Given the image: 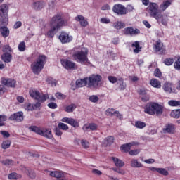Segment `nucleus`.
<instances>
[{
  "mask_svg": "<svg viewBox=\"0 0 180 180\" xmlns=\"http://www.w3.org/2000/svg\"><path fill=\"white\" fill-rule=\"evenodd\" d=\"M50 30L47 32L46 36L50 39H53L54 35L61 27L67 26V21L61 17V15L57 14L52 17L49 22Z\"/></svg>",
  "mask_w": 180,
  "mask_h": 180,
  "instance_id": "1",
  "label": "nucleus"
},
{
  "mask_svg": "<svg viewBox=\"0 0 180 180\" xmlns=\"http://www.w3.org/2000/svg\"><path fill=\"white\" fill-rule=\"evenodd\" d=\"M47 62V57L46 55L39 56L32 64H31V70L35 75H39L40 72L44 68V65H46V63Z\"/></svg>",
  "mask_w": 180,
  "mask_h": 180,
  "instance_id": "2",
  "label": "nucleus"
},
{
  "mask_svg": "<svg viewBox=\"0 0 180 180\" xmlns=\"http://www.w3.org/2000/svg\"><path fill=\"white\" fill-rule=\"evenodd\" d=\"M73 58L77 61V63H80V64H86L89 63L88 60V49L82 48L81 50H79L73 53Z\"/></svg>",
  "mask_w": 180,
  "mask_h": 180,
  "instance_id": "3",
  "label": "nucleus"
},
{
  "mask_svg": "<svg viewBox=\"0 0 180 180\" xmlns=\"http://www.w3.org/2000/svg\"><path fill=\"white\" fill-rule=\"evenodd\" d=\"M158 4L157 3H149L148 6L146 8L147 12L149 13L150 18H154L160 23V18H162V14L160 13L158 10Z\"/></svg>",
  "mask_w": 180,
  "mask_h": 180,
  "instance_id": "4",
  "label": "nucleus"
},
{
  "mask_svg": "<svg viewBox=\"0 0 180 180\" xmlns=\"http://www.w3.org/2000/svg\"><path fill=\"white\" fill-rule=\"evenodd\" d=\"M101 81H102V76L99 75H92L87 77V88L98 89L101 87Z\"/></svg>",
  "mask_w": 180,
  "mask_h": 180,
  "instance_id": "5",
  "label": "nucleus"
},
{
  "mask_svg": "<svg viewBox=\"0 0 180 180\" xmlns=\"http://www.w3.org/2000/svg\"><path fill=\"white\" fill-rule=\"evenodd\" d=\"M29 129L31 131H34L39 136H43V137H46V139H53V134H51V129H40L36 126H31Z\"/></svg>",
  "mask_w": 180,
  "mask_h": 180,
  "instance_id": "6",
  "label": "nucleus"
},
{
  "mask_svg": "<svg viewBox=\"0 0 180 180\" xmlns=\"http://www.w3.org/2000/svg\"><path fill=\"white\" fill-rule=\"evenodd\" d=\"M8 12H9V6L3 4L0 6V23L8 25L9 18L8 17Z\"/></svg>",
  "mask_w": 180,
  "mask_h": 180,
  "instance_id": "7",
  "label": "nucleus"
},
{
  "mask_svg": "<svg viewBox=\"0 0 180 180\" xmlns=\"http://www.w3.org/2000/svg\"><path fill=\"white\" fill-rule=\"evenodd\" d=\"M29 93L31 98L39 102H46L49 99V94H43L36 89L30 90Z\"/></svg>",
  "mask_w": 180,
  "mask_h": 180,
  "instance_id": "8",
  "label": "nucleus"
},
{
  "mask_svg": "<svg viewBox=\"0 0 180 180\" xmlns=\"http://www.w3.org/2000/svg\"><path fill=\"white\" fill-rule=\"evenodd\" d=\"M1 83L7 88H15L16 86V80L13 79L2 77L1 79Z\"/></svg>",
  "mask_w": 180,
  "mask_h": 180,
  "instance_id": "9",
  "label": "nucleus"
},
{
  "mask_svg": "<svg viewBox=\"0 0 180 180\" xmlns=\"http://www.w3.org/2000/svg\"><path fill=\"white\" fill-rule=\"evenodd\" d=\"M112 11L115 13H117V15H127V8H126V7L122 4L114 5Z\"/></svg>",
  "mask_w": 180,
  "mask_h": 180,
  "instance_id": "10",
  "label": "nucleus"
},
{
  "mask_svg": "<svg viewBox=\"0 0 180 180\" xmlns=\"http://www.w3.org/2000/svg\"><path fill=\"white\" fill-rule=\"evenodd\" d=\"M60 63L63 67H64V68L66 70H75V68H77V65H75V63L70 60L63 59L60 60Z\"/></svg>",
  "mask_w": 180,
  "mask_h": 180,
  "instance_id": "11",
  "label": "nucleus"
},
{
  "mask_svg": "<svg viewBox=\"0 0 180 180\" xmlns=\"http://www.w3.org/2000/svg\"><path fill=\"white\" fill-rule=\"evenodd\" d=\"M59 40L63 44L70 43L72 41V36L65 32H61L59 35Z\"/></svg>",
  "mask_w": 180,
  "mask_h": 180,
  "instance_id": "12",
  "label": "nucleus"
},
{
  "mask_svg": "<svg viewBox=\"0 0 180 180\" xmlns=\"http://www.w3.org/2000/svg\"><path fill=\"white\" fill-rule=\"evenodd\" d=\"M61 122L68 123L70 126H72V127H79V122L74 118L63 117L61 119Z\"/></svg>",
  "mask_w": 180,
  "mask_h": 180,
  "instance_id": "13",
  "label": "nucleus"
},
{
  "mask_svg": "<svg viewBox=\"0 0 180 180\" xmlns=\"http://www.w3.org/2000/svg\"><path fill=\"white\" fill-rule=\"evenodd\" d=\"M164 110V107L157 103H153V116H161Z\"/></svg>",
  "mask_w": 180,
  "mask_h": 180,
  "instance_id": "14",
  "label": "nucleus"
},
{
  "mask_svg": "<svg viewBox=\"0 0 180 180\" xmlns=\"http://www.w3.org/2000/svg\"><path fill=\"white\" fill-rule=\"evenodd\" d=\"M6 25L8 24L0 22V33L4 39H6V37L9 36V33H10L9 29L6 27Z\"/></svg>",
  "mask_w": 180,
  "mask_h": 180,
  "instance_id": "15",
  "label": "nucleus"
},
{
  "mask_svg": "<svg viewBox=\"0 0 180 180\" xmlns=\"http://www.w3.org/2000/svg\"><path fill=\"white\" fill-rule=\"evenodd\" d=\"M44 6H46V3L41 1H33L31 5V8L34 9V11H41Z\"/></svg>",
  "mask_w": 180,
  "mask_h": 180,
  "instance_id": "16",
  "label": "nucleus"
},
{
  "mask_svg": "<svg viewBox=\"0 0 180 180\" xmlns=\"http://www.w3.org/2000/svg\"><path fill=\"white\" fill-rule=\"evenodd\" d=\"M124 34H128L129 36H136L137 34H139L140 30L134 29L131 27H128L124 29Z\"/></svg>",
  "mask_w": 180,
  "mask_h": 180,
  "instance_id": "17",
  "label": "nucleus"
},
{
  "mask_svg": "<svg viewBox=\"0 0 180 180\" xmlns=\"http://www.w3.org/2000/svg\"><path fill=\"white\" fill-rule=\"evenodd\" d=\"M10 120H15L16 122H22L23 120V112H18L9 117Z\"/></svg>",
  "mask_w": 180,
  "mask_h": 180,
  "instance_id": "18",
  "label": "nucleus"
},
{
  "mask_svg": "<svg viewBox=\"0 0 180 180\" xmlns=\"http://www.w3.org/2000/svg\"><path fill=\"white\" fill-rule=\"evenodd\" d=\"M97 129L98 124L95 123L85 124L82 127V130H84V131H94L95 130H97Z\"/></svg>",
  "mask_w": 180,
  "mask_h": 180,
  "instance_id": "19",
  "label": "nucleus"
},
{
  "mask_svg": "<svg viewBox=\"0 0 180 180\" xmlns=\"http://www.w3.org/2000/svg\"><path fill=\"white\" fill-rule=\"evenodd\" d=\"M163 133L169 134H174L175 133V125L173 124H166L165 128L162 129Z\"/></svg>",
  "mask_w": 180,
  "mask_h": 180,
  "instance_id": "20",
  "label": "nucleus"
},
{
  "mask_svg": "<svg viewBox=\"0 0 180 180\" xmlns=\"http://www.w3.org/2000/svg\"><path fill=\"white\" fill-rule=\"evenodd\" d=\"M154 103H150L146 104L144 108L145 113L148 115H150L151 116H154Z\"/></svg>",
  "mask_w": 180,
  "mask_h": 180,
  "instance_id": "21",
  "label": "nucleus"
},
{
  "mask_svg": "<svg viewBox=\"0 0 180 180\" xmlns=\"http://www.w3.org/2000/svg\"><path fill=\"white\" fill-rule=\"evenodd\" d=\"M76 86L77 88H82L83 86H88V78L79 79L76 81Z\"/></svg>",
  "mask_w": 180,
  "mask_h": 180,
  "instance_id": "22",
  "label": "nucleus"
},
{
  "mask_svg": "<svg viewBox=\"0 0 180 180\" xmlns=\"http://www.w3.org/2000/svg\"><path fill=\"white\" fill-rule=\"evenodd\" d=\"M75 20L79 22L80 25L83 27H86V26H88V20H86V18H84L82 15H77L75 17Z\"/></svg>",
  "mask_w": 180,
  "mask_h": 180,
  "instance_id": "23",
  "label": "nucleus"
},
{
  "mask_svg": "<svg viewBox=\"0 0 180 180\" xmlns=\"http://www.w3.org/2000/svg\"><path fill=\"white\" fill-rule=\"evenodd\" d=\"M171 4H172V1L171 0H165L162 2V4L160 5V9L162 11V12H164L165 11H167V9L171 6Z\"/></svg>",
  "mask_w": 180,
  "mask_h": 180,
  "instance_id": "24",
  "label": "nucleus"
},
{
  "mask_svg": "<svg viewBox=\"0 0 180 180\" xmlns=\"http://www.w3.org/2000/svg\"><path fill=\"white\" fill-rule=\"evenodd\" d=\"M50 175L53 178L58 179V180H65L64 173L60 171L51 172Z\"/></svg>",
  "mask_w": 180,
  "mask_h": 180,
  "instance_id": "25",
  "label": "nucleus"
},
{
  "mask_svg": "<svg viewBox=\"0 0 180 180\" xmlns=\"http://www.w3.org/2000/svg\"><path fill=\"white\" fill-rule=\"evenodd\" d=\"M172 88H174V84L168 82H166L162 86V89L167 94H171V92H172Z\"/></svg>",
  "mask_w": 180,
  "mask_h": 180,
  "instance_id": "26",
  "label": "nucleus"
},
{
  "mask_svg": "<svg viewBox=\"0 0 180 180\" xmlns=\"http://www.w3.org/2000/svg\"><path fill=\"white\" fill-rule=\"evenodd\" d=\"M112 27L117 30H120V29H124V27H126V24L122 21H116L113 22Z\"/></svg>",
  "mask_w": 180,
  "mask_h": 180,
  "instance_id": "27",
  "label": "nucleus"
},
{
  "mask_svg": "<svg viewBox=\"0 0 180 180\" xmlns=\"http://www.w3.org/2000/svg\"><path fill=\"white\" fill-rule=\"evenodd\" d=\"M131 47L135 54H139V53L141 51V47H140V44L139 43V41L134 42L131 45Z\"/></svg>",
  "mask_w": 180,
  "mask_h": 180,
  "instance_id": "28",
  "label": "nucleus"
},
{
  "mask_svg": "<svg viewBox=\"0 0 180 180\" xmlns=\"http://www.w3.org/2000/svg\"><path fill=\"white\" fill-rule=\"evenodd\" d=\"M131 167L133 168H143V164L137 159H132L131 160Z\"/></svg>",
  "mask_w": 180,
  "mask_h": 180,
  "instance_id": "29",
  "label": "nucleus"
},
{
  "mask_svg": "<svg viewBox=\"0 0 180 180\" xmlns=\"http://www.w3.org/2000/svg\"><path fill=\"white\" fill-rule=\"evenodd\" d=\"M134 144V142L122 145L121 146L122 151H123L124 153H129V151H130V148L133 147Z\"/></svg>",
  "mask_w": 180,
  "mask_h": 180,
  "instance_id": "30",
  "label": "nucleus"
},
{
  "mask_svg": "<svg viewBox=\"0 0 180 180\" xmlns=\"http://www.w3.org/2000/svg\"><path fill=\"white\" fill-rule=\"evenodd\" d=\"M150 84L151 85V86H153V88H161V82L158 81L157 79H152L150 81Z\"/></svg>",
  "mask_w": 180,
  "mask_h": 180,
  "instance_id": "31",
  "label": "nucleus"
},
{
  "mask_svg": "<svg viewBox=\"0 0 180 180\" xmlns=\"http://www.w3.org/2000/svg\"><path fill=\"white\" fill-rule=\"evenodd\" d=\"M8 178L10 180H18V179H20V178H22V175H20L16 172H12L8 175Z\"/></svg>",
  "mask_w": 180,
  "mask_h": 180,
  "instance_id": "32",
  "label": "nucleus"
},
{
  "mask_svg": "<svg viewBox=\"0 0 180 180\" xmlns=\"http://www.w3.org/2000/svg\"><path fill=\"white\" fill-rule=\"evenodd\" d=\"M113 162L115 166H117L118 168H120L122 167H124V162L120 160V159L117 158H112Z\"/></svg>",
  "mask_w": 180,
  "mask_h": 180,
  "instance_id": "33",
  "label": "nucleus"
},
{
  "mask_svg": "<svg viewBox=\"0 0 180 180\" xmlns=\"http://www.w3.org/2000/svg\"><path fill=\"white\" fill-rule=\"evenodd\" d=\"M1 59L4 63H11L12 56L9 53H5L1 56Z\"/></svg>",
  "mask_w": 180,
  "mask_h": 180,
  "instance_id": "34",
  "label": "nucleus"
},
{
  "mask_svg": "<svg viewBox=\"0 0 180 180\" xmlns=\"http://www.w3.org/2000/svg\"><path fill=\"white\" fill-rule=\"evenodd\" d=\"M162 47H164V45L160 40L157 41L156 43L154 44V49L155 51H160L162 50Z\"/></svg>",
  "mask_w": 180,
  "mask_h": 180,
  "instance_id": "35",
  "label": "nucleus"
},
{
  "mask_svg": "<svg viewBox=\"0 0 180 180\" xmlns=\"http://www.w3.org/2000/svg\"><path fill=\"white\" fill-rule=\"evenodd\" d=\"M117 84L119 85V88L121 91H124V89H126V83L124 81H123L122 78L118 79Z\"/></svg>",
  "mask_w": 180,
  "mask_h": 180,
  "instance_id": "36",
  "label": "nucleus"
},
{
  "mask_svg": "<svg viewBox=\"0 0 180 180\" xmlns=\"http://www.w3.org/2000/svg\"><path fill=\"white\" fill-rule=\"evenodd\" d=\"M75 109H77V105L74 103H72L68 106H66L65 108V112H67L68 113H72V112H73L74 110H75Z\"/></svg>",
  "mask_w": 180,
  "mask_h": 180,
  "instance_id": "37",
  "label": "nucleus"
},
{
  "mask_svg": "<svg viewBox=\"0 0 180 180\" xmlns=\"http://www.w3.org/2000/svg\"><path fill=\"white\" fill-rule=\"evenodd\" d=\"M171 117H174V119H179L180 117V109L174 110L170 113Z\"/></svg>",
  "mask_w": 180,
  "mask_h": 180,
  "instance_id": "38",
  "label": "nucleus"
},
{
  "mask_svg": "<svg viewBox=\"0 0 180 180\" xmlns=\"http://www.w3.org/2000/svg\"><path fill=\"white\" fill-rule=\"evenodd\" d=\"M25 174H27V175H29V176H30V178H31V179H34V178H36V173H34V172L33 170L29 169H25Z\"/></svg>",
  "mask_w": 180,
  "mask_h": 180,
  "instance_id": "39",
  "label": "nucleus"
},
{
  "mask_svg": "<svg viewBox=\"0 0 180 180\" xmlns=\"http://www.w3.org/2000/svg\"><path fill=\"white\" fill-rule=\"evenodd\" d=\"M11 143L12 142L10 140L4 141L1 144V148H3V150H6L7 148H9V147H11Z\"/></svg>",
  "mask_w": 180,
  "mask_h": 180,
  "instance_id": "40",
  "label": "nucleus"
},
{
  "mask_svg": "<svg viewBox=\"0 0 180 180\" xmlns=\"http://www.w3.org/2000/svg\"><path fill=\"white\" fill-rule=\"evenodd\" d=\"M146 122H141V121H136L135 122V127H136V129H144V127H146Z\"/></svg>",
  "mask_w": 180,
  "mask_h": 180,
  "instance_id": "41",
  "label": "nucleus"
},
{
  "mask_svg": "<svg viewBox=\"0 0 180 180\" xmlns=\"http://www.w3.org/2000/svg\"><path fill=\"white\" fill-rule=\"evenodd\" d=\"M169 106H180V101L170 100L168 101Z\"/></svg>",
  "mask_w": 180,
  "mask_h": 180,
  "instance_id": "42",
  "label": "nucleus"
},
{
  "mask_svg": "<svg viewBox=\"0 0 180 180\" xmlns=\"http://www.w3.org/2000/svg\"><path fill=\"white\" fill-rule=\"evenodd\" d=\"M115 139L113 136H108L106 139L104 140V143L105 146H110L112 143Z\"/></svg>",
  "mask_w": 180,
  "mask_h": 180,
  "instance_id": "43",
  "label": "nucleus"
},
{
  "mask_svg": "<svg viewBox=\"0 0 180 180\" xmlns=\"http://www.w3.org/2000/svg\"><path fill=\"white\" fill-rule=\"evenodd\" d=\"M8 120V117L4 115H0V127L5 126V122Z\"/></svg>",
  "mask_w": 180,
  "mask_h": 180,
  "instance_id": "44",
  "label": "nucleus"
},
{
  "mask_svg": "<svg viewBox=\"0 0 180 180\" xmlns=\"http://www.w3.org/2000/svg\"><path fill=\"white\" fill-rule=\"evenodd\" d=\"M158 172L161 175H164L165 176H167L169 175L168 171L165 168H159L158 169Z\"/></svg>",
  "mask_w": 180,
  "mask_h": 180,
  "instance_id": "45",
  "label": "nucleus"
},
{
  "mask_svg": "<svg viewBox=\"0 0 180 180\" xmlns=\"http://www.w3.org/2000/svg\"><path fill=\"white\" fill-rule=\"evenodd\" d=\"M115 112H116V110H115V109L108 108L105 111V115H107V116H114Z\"/></svg>",
  "mask_w": 180,
  "mask_h": 180,
  "instance_id": "46",
  "label": "nucleus"
},
{
  "mask_svg": "<svg viewBox=\"0 0 180 180\" xmlns=\"http://www.w3.org/2000/svg\"><path fill=\"white\" fill-rule=\"evenodd\" d=\"M89 99L90 102H92L93 103H96V102L99 101V97H98V96L96 95H93V96H90Z\"/></svg>",
  "mask_w": 180,
  "mask_h": 180,
  "instance_id": "47",
  "label": "nucleus"
},
{
  "mask_svg": "<svg viewBox=\"0 0 180 180\" xmlns=\"http://www.w3.org/2000/svg\"><path fill=\"white\" fill-rule=\"evenodd\" d=\"M165 65H172L174 64V58H168L164 60Z\"/></svg>",
  "mask_w": 180,
  "mask_h": 180,
  "instance_id": "48",
  "label": "nucleus"
},
{
  "mask_svg": "<svg viewBox=\"0 0 180 180\" xmlns=\"http://www.w3.org/2000/svg\"><path fill=\"white\" fill-rule=\"evenodd\" d=\"M160 23L163 25V26H167L168 23V18L167 17H164V15H162V17L160 18Z\"/></svg>",
  "mask_w": 180,
  "mask_h": 180,
  "instance_id": "49",
  "label": "nucleus"
},
{
  "mask_svg": "<svg viewBox=\"0 0 180 180\" xmlns=\"http://www.w3.org/2000/svg\"><path fill=\"white\" fill-rule=\"evenodd\" d=\"M19 51H25L26 50V44L25 42H20L18 45Z\"/></svg>",
  "mask_w": 180,
  "mask_h": 180,
  "instance_id": "50",
  "label": "nucleus"
},
{
  "mask_svg": "<svg viewBox=\"0 0 180 180\" xmlns=\"http://www.w3.org/2000/svg\"><path fill=\"white\" fill-rule=\"evenodd\" d=\"M108 79L111 82V84H116V82L119 81V79H117L115 76H108Z\"/></svg>",
  "mask_w": 180,
  "mask_h": 180,
  "instance_id": "51",
  "label": "nucleus"
},
{
  "mask_svg": "<svg viewBox=\"0 0 180 180\" xmlns=\"http://www.w3.org/2000/svg\"><path fill=\"white\" fill-rule=\"evenodd\" d=\"M58 129H60L61 130H68V125L63 123V122H60L58 124Z\"/></svg>",
  "mask_w": 180,
  "mask_h": 180,
  "instance_id": "52",
  "label": "nucleus"
},
{
  "mask_svg": "<svg viewBox=\"0 0 180 180\" xmlns=\"http://www.w3.org/2000/svg\"><path fill=\"white\" fill-rule=\"evenodd\" d=\"M91 172L94 175H96L97 176H101V175H102V172H101V170L97 169H91Z\"/></svg>",
  "mask_w": 180,
  "mask_h": 180,
  "instance_id": "53",
  "label": "nucleus"
},
{
  "mask_svg": "<svg viewBox=\"0 0 180 180\" xmlns=\"http://www.w3.org/2000/svg\"><path fill=\"white\" fill-rule=\"evenodd\" d=\"M56 98H58V99H59V100H63V99H65V98H66V96L65 95H64V94H63L62 93H60V92H58V93H56Z\"/></svg>",
  "mask_w": 180,
  "mask_h": 180,
  "instance_id": "54",
  "label": "nucleus"
},
{
  "mask_svg": "<svg viewBox=\"0 0 180 180\" xmlns=\"http://www.w3.org/2000/svg\"><path fill=\"white\" fill-rule=\"evenodd\" d=\"M154 75L158 78H161L162 73H161V70H160V69L157 68L155 70Z\"/></svg>",
  "mask_w": 180,
  "mask_h": 180,
  "instance_id": "55",
  "label": "nucleus"
},
{
  "mask_svg": "<svg viewBox=\"0 0 180 180\" xmlns=\"http://www.w3.org/2000/svg\"><path fill=\"white\" fill-rule=\"evenodd\" d=\"M81 145L84 148H88V147H89V142L86 140H82Z\"/></svg>",
  "mask_w": 180,
  "mask_h": 180,
  "instance_id": "56",
  "label": "nucleus"
},
{
  "mask_svg": "<svg viewBox=\"0 0 180 180\" xmlns=\"http://www.w3.org/2000/svg\"><path fill=\"white\" fill-rule=\"evenodd\" d=\"M8 91V89L6 86L4 84L0 85V95H2L3 94H5Z\"/></svg>",
  "mask_w": 180,
  "mask_h": 180,
  "instance_id": "57",
  "label": "nucleus"
},
{
  "mask_svg": "<svg viewBox=\"0 0 180 180\" xmlns=\"http://www.w3.org/2000/svg\"><path fill=\"white\" fill-rule=\"evenodd\" d=\"M174 68L175 70H180V58H177V60L174 62Z\"/></svg>",
  "mask_w": 180,
  "mask_h": 180,
  "instance_id": "58",
  "label": "nucleus"
},
{
  "mask_svg": "<svg viewBox=\"0 0 180 180\" xmlns=\"http://www.w3.org/2000/svg\"><path fill=\"white\" fill-rule=\"evenodd\" d=\"M1 162L2 164H4V165H13V162L12 161V160L9 159L3 160Z\"/></svg>",
  "mask_w": 180,
  "mask_h": 180,
  "instance_id": "59",
  "label": "nucleus"
},
{
  "mask_svg": "<svg viewBox=\"0 0 180 180\" xmlns=\"http://www.w3.org/2000/svg\"><path fill=\"white\" fill-rule=\"evenodd\" d=\"M4 53H11L12 48H11V46H9V45H5L4 46Z\"/></svg>",
  "mask_w": 180,
  "mask_h": 180,
  "instance_id": "60",
  "label": "nucleus"
},
{
  "mask_svg": "<svg viewBox=\"0 0 180 180\" xmlns=\"http://www.w3.org/2000/svg\"><path fill=\"white\" fill-rule=\"evenodd\" d=\"M25 109L26 110H34V107L33 105V104L31 103H28L27 105H25Z\"/></svg>",
  "mask_w": 180,
  "mask_h": 180,
  "instance_id": "61",
  "label": "nucleus"
},
{
  "mask_svg": "<svg viewBox=\"0 0 180 180\" xmlns=\"http://www.w3.org/2000/svg\"><path fill=\"white\" fill-rule=\"evenodd\" d=\"M57 103H49L48 104V108H49L50 109H57Z\"/></svg>",
  "mask_w": 180,
  "mask_h": 180,
  "instance_id": "62",
  "label": "nucleus"
},
{
  "mask_svg": "<svg viewBox=\"0 0 180 180\" xmlns=\"http://www.w3.org/2000/svg\"><path fill=\"white\" fill-rule=\"evenodd\" d=\"M139 153H140V150L139 149H135L129 151L130 155H137Z\"/></svg>",
  "mask_w": 180,
  "mask_h": 180,
  "instance_id": "63",
  "label": "nucleus"
},
{
  "mask_svg": "<svg viewBox=\"0 0 180 180\" xmlns=\"http://www.w3.org/2000/svg\"><path fill=\"white\" fill-rule=\"evenodd\" d=\"M22 27V22L20 21H17L13 25L14 29H19V27Z\"/></svg>",
  "mask_w": 180,
  "mask_h": 180,
  "instance_id": "64",
  "label": "nucleus"
}]
</instances>
